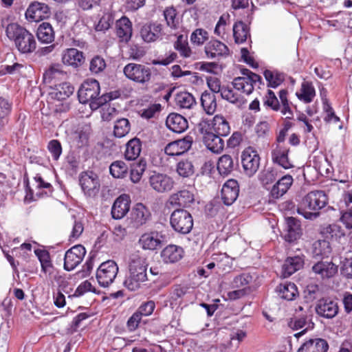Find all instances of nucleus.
I'll use <instances>...</instances> for the list:
<instances>
[{
    "label": "nucleus",
    "instance_id": "1",
    "mask_svg": "<svg viewBox=\"0 0 352 352\" xmlns=\"http://www.w3.org/2000/svg\"><path fill=\"white\" fill-rule=\"evenodd\" d=\"M6 34L21 54H31L36 49L37 43L33 34L16 23H9Z\"/></svg>",
    "mask_w": 352,
    "mask_h": 352
},
{
    "label": "nucleus",
    "instance_id": "2",
    "mask_svg": "<svg viewBox=\"0 0 352 352\" xmlns=\"http://www.w3.org/2000/svg\"><path fill=\"white\" fill-rule=\"evenodd\" d=\"M328 204L327 195L322 190H313L308 192L301 200L297 212L305 219L313 220L319 216L318 210Z\"/></svg>",
    "mask_w": 352,
    "mask_h": 352
},
{
    "label": "nucleus",
    "instance_id": "3",
    "mask_svg": "<svg viewBox=\"0 0 352 352\" xmlns=\"http://www.w3.org/2000/svg\"><path fill=\"white\" fill-rule=\"evenodd\" d=\"M146 260L139 254H133L130 257L129 275L124 282V286L131 291L138 289L147 280Z\"/></svg>",
    "mask_w": 352,
    "mask_h": 352
},
{
    "label": "nucleus",
    "instance_id": "4",
    "mask_svg": "<svg viewBox=\"0 0 352 352\" xmlns=\"http://www.w3.org/2000/svg\"><path fill=\"white\" fill-rule=\"evenodd\" d=\"M100 84L95 79H87L80 86L78 91V97L80 103H89L92 110H96L98 108H94L93 103H98L101 99L100 96Z\"/></svg>",
    "mask_w": 352,
    "mask_h": 352
},
{
    "label": "nucleus",
    "instance_id": "5",
    "mask_svg": "<svg viewBox=\"0 0 352 352\" xmlns=\"http://www.w3.org/2000/svg\"><path fill=\"white\" fill-rule=\"evenodd\" d=\"M126 78L141 85H146L151 81L152 72L150 67L138 63H130L123 68Z\"/></svg>",
    "mask_w": 352,
    "mask_h": 352
},
{
    "label": "nucleus",
    "instance_id": "6",
    "mask_svg": "<svg viewBox=\"0 0 352 352\" xmlns=\"http://www.w3.org/2000/svg\"><path fill=\"white\" fill-rule=\"evenodd\" d=\"M170 224L176 232L186 234L192 229L193 219L188 211L184 209H177L170 214Z\"/></svg>",
    "mask_w": 352,
    "mask_h": 352
},
{
    "label": "nucleus",
    "instance_id": "7",
    "mask_svg": "<svg viewBox=\"0 0 352 352\" xmlns=\"http://www.w3.org/2000/svg\"><path fill=\"white\" fill-rule=\"evenodd\" d=\"M241 73L242 76L234 78L232 82L233 87L241 93L250 95L252 93L256 83L261 82V77L246 68L241 69Z\"/></svg>",
    "mask_w": 352,
    "mask_h": 352
},
{
    "label": "nucleus",
    "instance_id": "8",
    "mask_svg": "<svg viewBox=\"0 0 352 352\" xmlns=\"http://www.w3.org/2000/svg\"><path fill=\"white\" fill-rule=\"evenodd\" d=\"M118 272V266L115 261L108 260L103 262L96 272V278L99 285L103 287H108L114 281Z\"/></svg>",
    "mask_w": 352,
    "mask_h": 352
},
{
    "label": "nucleus",
    "instance_id": "9",
    "mask_svg": "<svg viewBox=\"0 0 352 352\" xmlns=\"http://www.w3.org/2000/svg\"><path fill=\"white\" fill-rule=\"evenodd\" d=\"M260 157L257 151L252 147L245 148L241 155L243 171L248 177L253 176L260 166Z\"/></svg>",
    "mask_w": 352,
    "mask_h": 352
},
{
    "label": "nucleus",
    "instance_id": "10",
    "mask_svg": "<svg viewBox=\"0 0 352 352\" xmlns=\"http://www.w3.org/2000/svg\"><path fill=\"white\" fill-rule=\"evenodd\" d=\"M148 182L152 189L159 193L170 191L175 184L173 179L169 175L155 172L151 175Z\"/></svg>",
    "mask_w": 352,
    "mask_h": 352
},
{
    "label": "nucleus",
    "instance_id": "11",
    "mask_svg": "<svg viewBox=\"0 0 352 352\" xmlns=\"http://www.w3.org/2000/svg\"><path fill=\"white\" fill-rule=\"evenodd\" d=\"M79 184L84 193L92 197L99 191L100 182L98 175L92 171L81 173Z\"/></svg>",
    "mask_w": 352,
    "mask_h": 352
},
{
    "label": "nucleus",
    "instance_id": "12",
    "mask_svg": "<svg viewBox=\"0 0 352 352\" xmlns=\"http://www.w3.org/2000/svg\"><path fill=\"white\" fill-rule=\"evenodd\" d=\"M86 254L85 248L78 245L68 250L64 257V269L72 271L75 269L82 261Z\"/></svg>",
    "mask_w": 352,
    "mask_h": 352
},
{
    "label": "nucleus",
    "instance_id": "13",
    "mask_svg": "<svg viewBox=\"0 0 352 352\" xmlns=\"http://www.w3.org/2000/svg\"><path fill=\"white\" fill-rule=\"evenodd\" d=\"M316 314L324 318L332 319L339 311L338 303L328 298L320 299L315 307Z\"/></svg>",
    "mask_w": 352,
    "mask_h": 352
},
{
    "label": "nucleus",
    "instance_id": "14",
    "mask_svg": "<svg viewBox=\"0 0 352 352\" xmlns=\"http://www.w3.org/2000/svg\"><path fill=\"white\" fill-rule=\"evenodd\" d=\"M151 216L149 210L145 206L137 204L131 212L129 223L132 228H139L150 220Z\"/></svg>",
    "mask_w": 352,
    "mask_h": 352
},
{
    "label": "nucleus",
    "instance_id": "15",
    "mask_svg": "<svg viewBox=\"0 0 352 352\" xmlns=\"http://www.w3.org/2000/svg\"><path fill=\"white\" fill-rule=\"evenodd\" d=\"M140 34L144 41L155 42L164 35L163 25L157 21L145 23L142 26Z\"/></svg>",
    "mask_w": 352,
    "mask_h": 352
},
{
    "label": "nucleus",
    "instance_id": "16",
    "mask_svg": "<svg viewBox=\"0 0 352 352\" xmlns=\"http://www.w3.org/2000/svg\"><path fill=\"white\" fill-rule=\"evenodd\" d=\"M51 14L50 7L38 1L32 2L25 12V17L32 21H39L48 18Z\"/></svg>",
    "mask_w": 352,
    "mask_h": 352
},
{
    "label": "nucleus",
    "instance_id": "17",
    "mask_svg": "<svg viewBox=\"0 0 352 352\" xmlns=\"http://www.w3.org/2000/svg\"><path fill=\"white\" fill-rule=\"evenodd\" d=\"M164 236L157 231L145 232L141 235L138 243L142 249L146 250H156L162 245Z\"/></svg>",
    "mask_w": 352,
    "mask_h": 352
},
{
    "label": "nucleus",
    "instance_id": "18",
    "mask_svg": "<svg viewBox=\"0 0 352 352\" xmlns=\"http://www.w3.org/2000/svg\"><path fill=\"white\" fill-rule=\"evenodd\" d=\"M192 144V138H185L168 143L164 148V152L167 155L175 157L179 156L187 152Z\"/></svg>",
    "mask_w": 352,
    "mask_h": 352
},
{
    "label": "nucleus",
    "instance_id": "19",
    "mask_svg": "<svg viewBox=\"0 0 352 352\" xmlns=\"http://www.w3.org/2000/svg\"><path fill=\"white\" fill-rule=\"evenodd\" d=\"M312 271L322 279L333 278L338 271V265L329 261H320L312 266Z\"/></svg>",
    "mask_w": 352,
    "mask_h": 352
},
{
    "label": "nucleus",
    "instance_id": "20",
    "mask_svg": "<svg viewBox=\"0 0 352 352\" xmlns=\"http://www.w3.org/2000/svg\"><path fill=\"white\" fill-rule=\"evenodd\" d=\"M239 192V186L235 179H228L221 189V199L225 205H232L237 199Z\"/></svg>",
    "mask_w": 352,
    "mask_h": 352
},
{
    "label": "nucleus",
    "instance_id": "21",
    "mask_svg": "<svg viewBox=\"0 0 352 352\" xmlns=\"http://www.w3.org/2000/svg\"><path fill=\"white\" fill-rule=\"evenodd\" d=\"M61 59L64 65L74 68L81 66L85 60L83 52L76 48L65 50L62 53Z\"/></svg>",
    "mask_w": 352,
    "mask_h": 352
},
{
    "label": "nucleus",
    "instance_id": "22",
    "mask_svg": "<svg viewBox=\"0 0 352 352\" xmlns=\"http://www.w3.org/2000/svg\"><path fill=\"white\" fill-rule=\"evenodd\" d=\"M131 199L126 194L121 195L114 201L111 208V215L115 219H121L129 211Z\"/></svg>",
    "mask_w": 352,
    "mask_h": 352
},
{
    "label": "nucleus",
    "instance_id": "23",
    "mask_svg": "<svg viewBox=\"0 0 352 352\" xmlns=\"http://www.w3.org/2000/svg\"><path fill=\"white\" fill-rule=\"evenodd\" d=\"M132 23L124 16L116 22V33L120 42L128 43L132 36Z\"/></svg>",
    "mask_w": 352,
    "mask_h": 352
},
{
    "label": "nucleus",
    "instance_id": "24",
    "mask_svg": "<svg viewBox=\"0 0 352 352\" xmlns=\"http://www.w3.org/2000/svg\"><path fill=\"white\" fill-rule=\"evenodd\" d=\"M205 52L208 58L219 59L228 55V47L222 42L217 40L209 41L205 46Z\"/></svg>",
    "mask_w": 352,
    "mask_h": 352
},
{
    "label": "nucleus",
    "instance_id": "25",
    "mask_svg": "<svg viewBox=\"0 0 352 352\" xmlns=\"http://www.w3.org/2000/svg\"><path fill=\"white\" fill-rule=\"evenodd\" d=\"M194 201L195 197L193 192L186 189L172 194L168 199L170 205L184 208L190 206Z\"/></svg>",
    "mask_w": 352,
    "mask_h": 352
},
{
    "label": "nucleus",
    "instance_id": "26",
    "mask_svg": "<svg viewBox=\"0 0 352 352\" xmlns=\"http://www.w3.org/2000/svg\"><path fill=\"white\" fill-rule=\"evenodd\" d=\"M328 349L329 344L326 340L315 338L305 341L297 352H327Z\"/></svg>",
    "mask_w": 352,
    "mask_h": 352
},
{
    "label": "nucleus",
    "instance_id": "27",
    "mask_svg": "<svg viewBox=\"0 0 352 352\" xmlns=\"http://www.w3.org/2000/svg\"><path fill=\"white\" fill-rule=\"evenodd\" d=\"M166 124L172 131L177 133L184 132L188 128V121L182 115L170 113L166 118Z\"/></svg>",
    "mask_w": 352,
    "mask_h": 352
},
{
    "label": "nucleus",
    "instance_id": "28",
    "mask_svg": "<svg viewBox=\"0 0 352 352\" xmlns=\"http://www.w3.org/2000/svg\"><path fill=\"white\" fill-rule=\"evenodd\" d=\"M285 239L288 242H293L300 238L301 228L299 222L294 217L286 219Z\"/></svg>",
    "mask_w": 352,
    "mask_h": 352
},
{
    "label": "nucleus",
    "instance_id": "29",
    "mask_svg": "<svg viewBox=\"0 0 352 352\" xmlns=\"http://www.w3.org/2000/svg\"><path fill=\"white\" fill-rule=\"evenodd\" d=\"M288 148L280 146H276L272 152L273 162L278 164L285 169L292 168L294 166L288 158Z\"/></svg>",
    "mask_w": 352,
    "mask_h": 352
},
{
    "label": "nucleus",
    "instance_id": "30",
    "mask_svg": "<svg viewBox=\"0 0 352 352\" xmlns=\"http://www.w3.org/2000/svg\"><path fill=\"white\" fill-rule=\"evenodd\" d=\"M288 326L293 330L297 331L302 329L300 332L294 334V336L299 338L304 335L308 329H313L314 323L307 320L306 317H294L289 320Z\"/></svg>",
    "mask_w": 352,
    "mask_h": 352
},
{
    "label": "nucleus",
    "instance_id": "31",
    "mask_svg": "<svg viewBox=\"0 0 352 352\" xmlns=\"http://www.w3.org/2000/svg\"><path fill=\"white\" fill-rule=\"evenodd\" d=\"M304 260L299 256L288 257L283 265V274L288 277L302 267Z\"/></svg>",
    "mask_w": 352,
    "mask_h": 352
},
{
    "label": "nucleus",
    "instance_id": "32",
    "mask_svg": "<svg viewBox=\"0 0 352 352\" xmlns=\"http://www.w3.org/2000/svg\"><path fill=\"white\" fill-rule=\"evenodd\" d=\"M74 91V87L69 82H63L56 86L50 93L52 99L56 101H63L69 98Z\"/></svg>",
    "mask_w": 352,
    "mask_h": 352
},
{
    "label": "nucleus",
    "instance_id": "33",
    "mask_svg": "<svg viewBox=\"0 0 352 352\" xmlns=\"http://www.w3.org/2000/svg\"><path fill=\"white\" fill-rule=\"evenodd\" d=\"M221 135L215 133L204 138L203 142L208 149L214 153H221L224 148V142Z\"/></svg>",
    "mask_w": 352,
    "mask_h": 352
},
{
    "label": "nucleus",
    "instance_id": "34",
    "mask_svg": "<svg viewBox=\"0 0 352 352\" xmlns=\"http://www.w3.org/2000/svg\"><path fill=\"white\" fill-rule=\"evenodd\" d=\"M332 252V248L329 241L326 240H318L312 245L311 253L316 258H328Z\"/></svg>",
    "mask_w": 352,
    "mask_h": 352
},
{
    "label": "nucleus",
    "instance_id": "35",
    "mask_svg": "<svg viewBox=\"0 0 352 352\" xmlns=\"http://www.w3.org/2000/svg\"><path fill=\"white\" fill-rule=\"evenodd\" d=\"M281 173L278 168H265L260 172L258 179L263 186H267L276 181L281 176Z\"/></svg>",
    "mask_w": 352,
    "mask_h": 352
},
{
    "label": "nucleus",
    "instance_id": "36",
    "mask_svg": "<svg viewBox=\"0 0 352 352\" xmlns=\"http://www.w3.org/2000/svg\"><path fill=\"white\" fill-rule=\"evenodd\" d=\"M182 249L180 247L169 245L162 251L161 256L166 263H175L182 258Z\"/></svg>",
    "mask_w": 352,
    "mask_h": 352
},
{
    "label": "nucleus",
    "instance_id": "37",
    "mask_svg": "<svg viewBox=\"0 0 352 352\" xmlns=\"http://www.w3.org/2000/svg\"><path fill=\"white\" fill-rule=\"evenodd\" d=\"M142 150V142L140 139L134 138L130 140L126 144L124 157L126 160H136Z\"/></svg>",
    "mask_w": 352,
    "mask_h": 352
},
{
    "label": "nucleus",
    "instance_id": "38",
    "mask_svg": "<svg viewBox=\"0 0 352 352\" xmlns=\"http://www.w3.org/2000/svg\"><path fill=\"white\" fill-rule=\"evenodd\" d=\"M279 296L287 300H292L298 294L296 285L291 282L280 284L277 287Z\"/></svg>",
    "mask_w": 352,
    "mask_h": 352
},
{
    "label": "nucleus",
    "instance_id": "39",
    "mask_svg": "<svg viewBox=\"0 0 352 352\" xmlns=\"http://www.w3.org/2000/svg\"><path fill=\"white\" fill-rule=\"evenodd\" d=\"M66 76V72L63 70L60 64L51 65L43 75V81L45 83H51L53 80L62 79Z\"/></svg>",
    "mask_w": 352,
    "mask_h": 352
},
{
    "label": "nucleus",
    "instance_id": "40",
    "mask_svg": "<svg viewBox=\"0 0 352 352\" xmlns=\"http://www.w3.org/2000/svg\"><path fill=\"white\" fill-rule=\"evenodd\" d=\"M234 169L233 158L230 155H223L217 162V170L221 175L228 176Z\"/></svg>",
    "mask_w": 352,
    "mask_h": 352
},
{
    "label": "nucleus",
    "instance_id": "41",
    "mask_svg": "<svg viewBox=\"0 0 352 352\" xmlns=\"http://www.w3.org/2000/svg\"><path fill=\"white\" fill-rule=\"evenodd\" d=\"M36 36L41 42L50 43L54 39V32L49 23L44 22L38 26Z\"/></svg>",
    "mask_w": 352,
    "mask_h": 352
},
{
    "label": "nucleus",
    "instance_id": "42",
    "mask_svg": "<svg viewBox=\"0 0 352 352\" xmlns=\"http://www.w3.org/2000/svg\"><path fill=\"white\" fill-rule=\"evenodd\" d=\"M201 106L205 112L208 115H212L217 109V98L214 94L205 91L201 96Z\"/></svg>",
    "mask_w": 352,
    "mask_h": 352
},
{
    "label": "nucleus",
    "instance_id": "43",
    "mask_svg": "<svg viewBox=\"0 0 352 352\" xmlns=\"http://www.w3.org/2000/svg\"><path fill=\"white\" fill-rule=\"evenodd\" d=\"M212 127L214 133L226 136L230 133V127L228 122L221 115H216L212 119Z\"/></svg>",
    "mask_w": 352,
    "mask_h": 352
},
{
    "label": "nucleus",
    "instance_id": "44",
    "mask_svg": "<svg viewBox=\"0 0 352 352\" xmlns=\"http://www.w3.org/2000/svg\"><path fill=\"white\" fill-rule=\"evenodd\" d=\"M298 98L305 103L312 102L316 96V91L311 82H303L300 92L296 93Z\"/></svg>",
    "mask_w": 352,
    "mask_h": 352
},
{
    "label": "nucleus",
    "instance_id": "45",
    "mask_svg": "<svg viewBox=\"0 0 352 352\" xmlns=\"http://www.w3.org/2000/svg\"><path fill=\"white\" fill-rule=\"evenodd\" d=\"M221 96L223 100L238 107L242 106L245 102L244 98L241 94L236 93L232 88L228 87L223 86Z\"/></svg>",
    "mask_w": 352,
    "mask_h": 352
},
{
    "label": "nucleus",
    "instance_id": "46",
    "mask_svg": "<svg viewBox=\"0 0 352 352\" xmlns=\"http://www.w3.org/2000/svg\"><path fill=\"white\" fill-rule=\"evenodd\" d=\"M146 168V162L144 159H140L134 162L131 166L130 178L133 183H138Z\"/></svg>",
    "mask_w": 352,
    "mask_h": 352
},
{
    "label": "nucleus",
    "instance_id": "47",
    "mask_svg": "<svg viewBox=\"0 0 352 352\" xmlns=\"http://www.w3.org/2000/svg\"><path fill=\"white\" fill-rule=\"evenodd\" d=\"M174 48L178 51L180 56L184 58H190L192 54L187 38L183 34H180L177 36V41L174 43Z\"/></svg>",
    "mask_w": 352,
    "mask_h": 352
},
{
    "label": "nucleus",
    "instance_id": "48",
    "mask_svg": "<svg viewBox=\"0 0 352 352\" xmlns=\"http://www.w3.org/2000/svg\"><path fill=\"white\" fill-rule=\"evenodd\" d=\"M233 35L236 43L245 42L249 36L247 25L242 21H238L233 25Z\"/></svg>",
    "mask_w": 352,
    "mask_h": 352
},
{
    "label": "nucleus",
    "instance_id": "49",
    "mask_svg": "<svg viewBox=\"0 0 352 352\" xmlns=\"http://www.w3.org/2000/svg\"><path fill=\"white\" fill-rule=\"evenodd\" d=\"M129 168L126 163L122 160H116L111 163L109 166L111 175L114 178H124L128 173Z\"/></svg>",
    "mask_w": 352,
    "mask_h": 352
},
{
    "label": "nucleus",
    "instance_id": "50",
    "mask_svg": "<svg viewBox=\"0 0 352 352\" xmlns=\"http://www.w3.org/2000/svg\"><path fill=\"white\" fill-rule=\"evenodd\" d=\"M263 75L267 82L268 87L276 88L278 87L285 80L283 74L278 71L265 70Z\"/></svg>",
    "mask_w": 352,
    "mask_h": 352
},
{
    "label": "nucleus",
    "instance_id": "51",
    "mask_svg": "<svg viewBox=\"0 0 352 352\" xmlns=\"http://www.w3.org/2000/svg\"><path fill=\"white\" fill-rule=\"evenodd\" d=\"M131 130V124L128 119L120 118L115 122L113 134L116 138H121L126 135Z\"/></svg>",
    "mask_w": 352,
    "mask_h": 352
},
{
    "label": "nucleus",
    "instance_id": "52",
    "mask_svg": "<svg viewBox=\"0 0 352 352\" xmlns=\"http://www.w3.org/2000/svg\"><path fill=\"white\" fill-rule=\"evenodd\" d=\"M34 252L41 263L42 271L44 273L50 272L53 266L49 252L44 250H36Z\"/></svg>",
    "mask_w": 352,
    "mask_h": 352
},
{
    "label": "nucleus",
    "instance_id": "53",
    "mask_svg": "<svg viewBox=\"0 0 352 352\" xmlns=\"http://www.w3.org/2000/svg\"><path fill=\"white\" fill-rule=\"evenodd\" d=\"M175 102L180 108L190 109L195 103V98L188 92H180L175 96Z\"/></svg>",
    "mask_w": 352,
    "mask_h": 352
},
{
    "label": "nucleus",
    "instance_id": "54",
    "mask_svg": "<svg viewBox=\"0 0 352 352\" xmlns=\"http://www.w3.org/2000/svg\"><path fill=\"white\" fill-rule=\"evenodd\" d=\"M177 173L182 177H189L194 173V166L189 160L180 161L177 164Z\"/></svg>",
    "mask_w": 352,
    "mask_h": 352
},
{
    "label": "nucleus",
    "instance_id": "55",
    "mask_svg": "<svg viewBox=\"0 0 352 352\" xmlns=\"http://www.w3.org/2000/svg\"><path fill=\"white\" fill-rule=\"evenodd\" d=\"M113 21L114 18L111 13H104L96 25L95 30L96 31L105 32L111 28Z\"/></svg>",
    "mask_w": 352,
    "mask_h": 352
},
{
    "label": "nucleus",
    "instance_id": "56",
    "mask_svg": "<svg viewBox=\"0 0 352 352\" xmlns=\"http://www.w3.org/2000/svg\"><path fill=\"white\" fill-rule=\"evenodd\" d=\"M177 10L173 6L168 7L164 10V16L167 26L171 29L177 28L178 21L176 19Z\"/></svg>",
    "mask_w": 352,
    "mask_h": 352
},
{
    "label": "nucleus",
    "instance_id": "57",
    "mask_svg": "<svg viewBox=\"0 0 352 352\" xmlns=\"http://www.w3.org/2000/svg\"><path fill=\"white\" fill-rule=\"evenodd\" d=\"M252 280V276L250 274L243 273L236 276L232 282L233 288L249 287L248 285Z\"/></svg>",
    "mask_w": 352,
    "mask_h": 352
},
{
    "label": "nucleus",
    "instance_id": "58",
    "mask_svg": "<svg viewBox=\"0 0 352 352\" xmlns=\"http://www.w3.org/2000/svg\"><path fill=\"white\" fill-rule=\"evenodd\" d=\"M208 38V33L201 28L196 29L190 35V41L197 45H203Z\"/></svg>",
    "mask_w": 352,
    "mask_h": 352
},
{
    "label": "nucleus",
    "instance_id": "59",
    "mask_svg": "<svg viewBox=\"0 0 352 352\" xmlns=\"http://www.w3.org/2000/svg\"><path fill=\"white\" fill-rule=\"evenodd\" d=\"M287 91L285 89H282L279 91V98L281 102L282 107L280 109V112L287 116V118H292V111L289 107V101L287 100Z\"/></svg>",
    "mask_w": 352,
    "mask_h": 352
},
{
    "label": "nucleus",
    "instance_id": "60",
    "mask_svg": "<svg viewBox=\"0 0 352 352\" xmlns=\"http://www.w3.org/2000/svg\"><path fill=\"white\" fill-rule=\"evenodd\" d=\"M197 130L201 135L202 140L208 135L213 133L212 121L202 119L197 125Z\"/></svg>",
    "mask_w": 352,
    "mask_h": 352
},
{
    "label": "nucleus",
    "instance_id": "61",
    "mask_svg": "<svg viewBox=\"0 0 352 352\" xmlns=\"http://www.w3.org/2000/svg\"><path fill=\"white\" fill-rule=\"evenodd\" d=\"M340 271L342 276L352 279V257L344 258L340 261Z\"/></svg>",
    "mask_w": 352,
    "mask_h": 352
},
{
    "label": "nucleus",
    "instance_id": "62",
    "mask_svg": "<svg viewBox=\"0 0 352 352\" xmlns=\"http://www.w3.org/2000/svg\"><path fill=\"white\" fill-rule=\"evenodd\" d=\"M47 149L51 153L54 160L57 161L62 154V146L57 140H52L48 142Z\"/></svg>",
    "mask_w": 352,
    "mask_h": 352
},
{
    "label": "nucleus",
    "instance_id": "63",
    "mask_svg": "<svg viewBox=\"0 0 352 352\" xmlns=\"http://www.w3.org/2000/svg\"><path fill=\"white\" fill-rule=\"evenodd\" d=\"M106 67L104 60L99 56H94L90 61L89 69L94 74H98L102 72Z\"/></svg>",
    "mask_w": 352,
    "mask_h": 352
},
{
    "label": "nucleus",
    "instance_id": "64",
    "mask_svg": "<svg viewBox=\"0 0 352 352\" xmlns=\"http://www.w3.org/2000/svg\"><path fill=\"white\" fill-rule=\"evenodd\" d=\"M276 182L278 187L286 193L293 183V178L290 175H283L281 173V176L278 178Z\"/></svg>",
    "mask_w": 352,
    "mask_h": 352
}]
</instances>
